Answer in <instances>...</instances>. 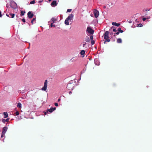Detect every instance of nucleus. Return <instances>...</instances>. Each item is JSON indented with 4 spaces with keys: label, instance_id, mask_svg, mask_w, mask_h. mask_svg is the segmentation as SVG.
<instances>
[{
    "label": "nucleus",
    "instance_id": "f704fd0d",
    "mask_svg": "<svg viewBox=\"0 0 152 152\" xmlns=\"http://www.w3.org/2000/svg\"><path fill=\"white\" fill-rule=\"evenodd\" d=\"M72 10L71 9H68L67 10V11L66 12H70L71 11H72Z\"/></svg>",
    "mask_w": 152,
    "mask_h": 152
},
{
    "label": "nucleus",
    "instance_id": "f03ea898",
    "mask_svg": "<svg viewBox=\"0 0 152 152\" xmlns=\"http://www.w3.org/2000/svg\"><path fill=\"white\" fill-rule=\"evenodd\" d=\"M73 17L74 15L73 14H70L68 17L66 19L64 22L65 24L67 25H69V21H71L72 20Z\"/></svg>",
    "mask_w": 152,
    "mask_h": 152
},
{
    "label": "nucleus",
    "instance_id": "f3484780",
    "mask_svg": "<svg viewBox=\"0 0 152 152\" xmlns=\"http://www.w3.org/2000/svg\"><path fill=\"white\" fill-rule=\"evenodd\" d=\"M117 42L118 43H120L122 42V40L121 38H119L117 39Z\"/></svg>",
    "mask_w": 152,
    "mask_h": 152
},
{
    "label": "nucleus",
    "instance_id": "9b49d317",
    "mask_svg": "<svg viewBox=\"0 0 152 152\" xmlns=\"http://www.w3.org/2000/svg\"><path fill=\"white\" fill-rule=\"evenodd\" d=\"M8 129V127L7 126L4 127L2 129V132L3 133L5 134L6 132L7 131Z\"/></svg>",
    "mask_w": 152,
    "mask_h": 152
},
{
    "label": "nucleus",
    "instance_id": "c03bdc74",
    "mask_svg": "<svg viewBox=\"0 0 152 152\" xmlns=\"http://www.w3.org/2000/svg\"><path fill=\"white\" fill-rule=\"evenodd\" d=\"M150 16H147L146 17V19H150Z\"/></svg>",
    "mask_w": 152,
    "mask_h": 152
},
{
    "label": "nucleus",
    "instance_id": "79ce46f5",
    "mask_svg": "<svg viewBox=\"0 0 152 152\" xmlns=\"http://www.w3.org/2000/svg\"><path fill=\"white\" fill-rule=\"evenodd\" d=\"M135 22L136 23H139V21L138 19H136L135 20Z\"/></svg>",
    "mask_w": 152,
    "mask_h": 152
},
{
    "label": "nucleus",
    "instance_id": "ea45409f",
    "mask_svg": "<svg viewBox=\"0 0 152 152\" xmlns=\"http://www.w3.org/2000/svg\"><path fill=\"white\" fill-rule=\"evenodd\" d=\"M54 105L55 106L57 107L58 106V103H54Z\"/></svg>",
    "mask_w": 152,
    "mask_h": 152
},
{
    "label": "nucleus",
    "instance_id": "4c0bfd02",
    "mask_svg": "<svg viewBox=\"0 0 152 152\" xmlns=\"http://www.w3.org/2000/svg\"><path fill=\"white\" fill-rule=\"evenodd\" d=\"M106 40V42H109L110 41V39H105Z\"/></svg>",
    "mask_w": 152,
    "mask_h": 152
},
{
    "label": "nucleus",
    "instance_id": "a18cd8bd",
    "mask_svg": "<svg viewBox=\"0 0 152 152\" xmlns=\"http://www.w3.org/2000/svg\"><path fill=\"white\" fill-rule=\"evenodd\" d=\"M1 12L0 11V18L2 17Z\"/></svg>",
    "mask_w": 152,
    "mask_h": 152
},
{
    "label": "nucleus",
    "instance_id": "423d86ee",
    "mask_svg": "<svg viewBox=\"0 0 152 152\" xmlns=\"http://www.w3.org/2000/svg\"><path fill=\"white\" fill-rule=\"evenodd\" d=\"M48 84V81L45 80L44 82V86L42 88L41 90L42 91H45L47 88Z\"/></svg>",
    "mask_w": 152,
    "mask_h": 152
},
{
    "label": "nucleus",
    "instance_id": "1a4fd4ad",
    "mask_svg": "<svg viewBox=\"0 0 152 152\" xmlns=\"http://www.w3.org/2000/svg\"><path fill=\"white\" fill-rule=\"evenodd\" d=\"M94 14L96 18H97L99 15V12L96 10L95 11H94Z\"/></svg>",
    "mask_w": 152,
    "mask_h": 152
},
{
    "label": "nucleus",
    "instance_id": "603ef678",
    "mask_svg": "<svg viewBox=\"0 0 152 152\" xmlns=\"http://www.w3.org/2000/svg\"><path fill=\"white\" fill-rule=\"evenodd\" d=\"M106 40H105V41H104V44L106 43Z\"/></svg>",
    "mask_w": 152,
    "mask_h": 152
},
{
    "label": "nucleus",
    "instance_id": "bf43d9fd",
    "mask_svg": "<svg viewBox=\"0 0 152 152\" xmlns=\"http://www.w3.org/2000/svg\"><path fill=\"white\" fill-rule=\"evenodd\" d=\"M81 79V78H80V79H79V80H80Z\"/></svg>",
    "mask_w": 152,
    "mask_h": 152
},
{
    "label": "nucleus",
    "instance_id": "37998d69",
    "mask_svg": "<svg viewBox=\"0 0 152 152\" xmlns=\"http://www.w3.org/2000/svg\"><path fill=\"white\" fill-rule=\"evenodd\" d=\"M146 20V18H144L142 19V20L143 21H145Z\"/></svg>",
    "mask_w": 152,
    "mask_h": 152
},
{
    "label": "nucleus",
    "instance_id": "4d7b16f0",
    "mask_svg": "<svg viewBox=\"0 0 152 152\" xmlns=\"http://www.w3.org/2000/svg\"><path fill=\"white\" fill-rule=\"evenodd\" d=\"M106 7V6H104V8H105Z\"/></svg>",
    "mask_w": 152,
    "mask_h": 152
},
{
    "label": "nucleus",
    "instance_id": "864d4df0",
    "mask_svg": "<svg viewBox=\"0 0 152 152\" xmlns=\"http://www.w3.org/2000/svg\"><path fill=\"white\" fill-rule=\"evenodd\" d=\"M4 139H2V141H3V142H4Z\"/></svg>",
    "mask_w": 152,
    "mask_h": 152
},
{
    "label": "nucleus",
    "instance_id": "aec40b11",
    "mask_svg": "<svg viewBox=\"0 0 152 152\" xmlns=\"http://www.w3.org/2000/svg\"><path fill=\"white\" fill-rule=\"evenodd\" d=\"M85 41L87 42H89L90 41L89 37H87L85 39Z\"/></svg>",
    "mask_w": 152,
    "mask_h": 152
},
{
    "label": "nucleus",
    "instance_id": "4468645a",
    "mask_svg": "<svg viewBox=\"0 0 152 152\" xmlns=\"http://www.w3.org/2000/svg\"><path fill=\"white\" fill-rule=\"evenodd\" d=\"M10 120V118H7L6 119H3L2 120V121L4 123H5L6 122H8Z\"/></svg>",
    "mask_w": 152,
    "mask_h": 152
},
{
    "label": "nucleus",
    "instance_id": "09e8293b",
    "mask_svg": "<svg viewBox=\"0 0 152 152\" xmlns=\"http://www.w3.org/2000/svg\"><path fill=\"white\" fill-rule=\"evenodd\" d=\"M69 94H71L72 93V92L71 91H70L69 92Z\"/></svg>",
    "mask_w": 152,
    "mask_h": 152
},
{
    "label": "nucleus",
    "instance_id": "cd10ccee",
    "mask_svg": "<svg viewBox=\"0 0 152 152\" xmlns=\"http://www.w3.org/2000/svg\"><path fill=\"white\" fill-rule=\"evenodd\" d=\"M36 20V18H34L31 21V23L32 24H33V22L34 21H35Z\"/></svg>",
    "mask_w": 152,
    "mask_h": 152
},
{
    "label": "nucleus",
    "instance_id": "0eeeda50",
    "mask_svg": "<svg viewBox=\"0 0 152 152\" xmlns=\"http://www.w3.org/2000/svg\"><path fill=\"white\" fill-rule=\"evenodd\" d=\"M32 12L29 11L27 13V16L29 19L32 18L34 16V15Z\"/></svg>",
    "mask_w": 152,
    "mask_h": 152
},
{
    "label": "nucleus",
    "instance_id": "a211bd4d",
    "mask_svg": "<svg viewBox=\"0 0 152 152\" xmlns=\"http://www.w3.org/2000/svg\"><path fill=\"white\" fill-rule=\"evenodd\" d=\"M15 14L14 13H10L9 18H13L15 16Z\"/></svg>",
    "mask_w": 152,
    "mask_h": 152
},
{
    "label": "nucleus",
    "instance_id": "b1692460",
    "mask_svg": "<svg viewBox=\"0 0 152 152\" xmlns=\"http://www.w3.org/2000/svg\"><path fill=\"white\" fill-rule=\"evenodd\" d=\"M56 19L54 18H51V21L53 22V23H54L55 22V21H56Z\"/></svg>",
    "mask_w": 152,
    "mask_h": 152
},
{
    "label": "nucleus",
    "instance_id": "7ed1b4c3",
    "mask_svg": "<svg viewBox=\"0 0 152 152\" xmlns=\"http://www.w3.org/2000/svg\"><path fill=\"white\" fill-rule=\"evenodd\" d=\"M10 6L11 7L14 9L17 8V5L16 3L14 1H11L10 4Z\"/></svg>",
    "mask_w": 152,
    "mask_h": 152
},
{
    "label": "nucleus",
    "instance_id": "f257e3e1",
    "mask_svg": "<svg viewBox=\"0 0 152 152\" xmlns=\"http://www.w3.org/2000/svg\"><path fill=\"white\" fill-rule=\"evenodd\" d=\"M73 81L71 80L69 81L67 85L66 88L69 90H72L74 89L75 81Z\"/></svg>",
    "mask_w": 152,
    "mask_h": 152
},
{
    "label": "nucleus",
    "instance_id": "c85d7f7f",
    "mask_svg": "<svg viewBox=\"0 0 152 152\" xmlns=\"http://www.w3.org/2000/svg\"><path fill=\"white\" fill-rule=\"evenodd\" d=\"M35 3V1L34 0H33L30 2L31 4H34Z\"/></svg>",
    "mask_w": 152,
    "mask_h": 152
},
{
    "label": "nucleus",
    "instance_id": "f8f14e48",
    "mask_svg": "<svg viewBox=\"0 0 152 152\" xmlns=\"http://www.w3.org/2000/svg\"><path fill=\"white\" fill-rule=\"evenodd\" d=\"M94 63L96 65L98 66L100 64V62L98 59H95L94 60Z\"/></svg>",
    "mask_w": 152,
    "mask_h": 152
},
{
    "label": "nucleus",
    "instance_id": "de8ad7c7",
    "mask_svg": "<svg viewBox=\"0 0 152 152\" xmlns=\"http://www.w3.org/2000/svg\"><path fill=\"white\" fill-rule=\"evenodd\" d=\"M60 100H61V99L59 98L58 100V102H59L60 101Z\"/></svg>",
    "mask_w": 152,
    "mask_h": 152
},
{
    "label": "nucleus",
    "instance_id": "393cba45",
    "mask_svg": "<svg viewBox=\"0 0 152 152\" xmlns=\"http://www.w3.org/2000/svg\"><path fill=\"white\" fill-rule=\"evenodd\" d=\"M83 46L86 48H87V46L86 45V43L85 42H83Z\"/></svg>",
    "mask_w": 152,
    "mask_h": 152
},
{
    "label": "nucleus",
    "instance_id": "2f4dec72",
    "mask_svg": "<svg viewBox=\"0 0 152 152\" xmlns=\"http://www.w3.org/2000/svg\"><path fill=\"white\" fill-rule=\"evenodd\" d=\"M110 29L109 31H110V35H112L113 33V31H111L110 32Z\"/></svg>",
    "mask_w": 152,
    "mask_h": 152
},
{
    "label": "nucleus",
    "instance_id": "9d476101",
    "mask_svg": "<svg viewBox=\"0 0 152 152\" xmlns=\"http://www.w3.org/2000/svg\"><path fill=\"white\" fill-rule=\"evenodd\" d=\"M57 5V1L56 0L53 1L51 4V5L52 7H54Z\"/></svg>",
    "mask_w": 152,
    "mask_h": 152
},
{
    "label": "nucleus",
    "instance_id": "473e14b6",
    "mask_svg": "<svg viewBox=\"0 0 152 152\" xmlns=\"http://www.w3.org/2000/svg\"><path fill=\"white\" fill-rule=\"evenodd\" d=\"M15 114L16 115H19V113L18 111H16L15 113Z\"/></svg>",
    "mask_w": 152,
    "mask_h": 152
},
{
    "label": "nucleus",
    "instance_id": "8fccbe9b",
    "mask_svg": "<svg viewBox=\"0 0 152 152\" xmlns=\"http://www.w3.org/2000/svg\"><path fill=\"white\" fill-rule=\"evenodd\" d=\"M42 1H39L38 2H39V3H40L42 2Z\"/></svg>",
    "mask_w": 152,
    "mask_h": 152
},
{
    "label": "nucleus",
    "instance_id": "6e6d98bb",
    "mask_svg": "<svg viewBox=\"0 0 152 152\" xmlns=\"http://www.w3.org/2000/svg\"><path fill=\"white\" fill-rule=\"evenodd\" d=\"M52 0H49V1H51Z\"/></svg>",
    "mask_w": 152,
    "mask_h": 152
},
{
    "label": "nucleus",
    "instance_id": "7c9ffc66",
    "mask_svg": "<svg viewBox=\"0 0 152 152\" xmlns=\"http://www.w3.org/2000/svg\"><path fill=\"white\" fill-rule=\"evenodd\" d=\"M5 134L2 132L1 136V137H5Z\"/></svg>",
    "mask_w": 152,
    "mask_h": 152
},
{
    "label": "nucleus",
    "instance_id": "bb28decb",
    "mask_svg": "<svg viewBox=\"0 0 152 152\" xmlns=\"http://www.w3.org/2000/svg\"><path fill=\"white\" fill-rule=\"evenodd\" d=\"M86 70V68H84L83 70L81 72V74L85 72Z\"/></svg>",
    "mask_w": 152,
    "mask_h": 152
},
{
    "label": "nucleus",
    "instance_id": "412c9836",
    "mask_svg": "<svg viewBox=\"0 0 152 152\" xmlns=\"http://www.w3.org/2000/svg\"><path fill=\"white\" fill-rule=\"evenodd\" d=\"M22 104L20 102H18L17 104V107L19 108L21 107Z\"/></svg>",
    "mask_w": 152,
    "mask_h": 152
},
{
    "label": "nucleus",
    "instance_id": "20e7f679",
    "mask_svg": "<svg viewBox=\"0 0 152 152\" xmlns=\"http://www.w3.org/2000/svg\"><path fill=\"white\" fill-rule=\"evenodd\" d=\"M86 32L91 34H93L94 33V31L91 28V27L89 26L87 28Z\"/></svg>",
    "mask_w": 152,
    "mask_h": 152
},
{
    "label": "nucleus",
    "instance_id": "6e6552de",
    "mask_svg": "<svg viewBox=\"0 0 152 152\" xmlns=\"http://www.w3.org/2000/svg\"><path fill=\"white\" fill-rule=\"evenodd\" d=\"M109 32L108 31H105L104 34V39H107L109 38Z\"/></svg>",
    "mask_w": 152,
    "mask_h": 152
},
{
    "label": "nucleus",
    "instance_id": "49530a36",
    "mask_svg": "<svg viewBox=\"0 0 152 152\" xmlns=\"http://www.w3.org/2000/svg\"><path fill=\"white\" fill-rule=\"evenodd\" d=\"M128 22L129 23H132V21L131 20H129V21H128Z\"/></svg>",
    "mask_w": 152,
    "mask_h": 152
},
{
    "label": "nucleus",
    "instance_id": "6ab92c4d",
    "mask_svg": "<svg viewBox=\"0 0 152 152\" xmlns=\"http://www.w3.org/2000/svg\"><path fill=\"white\" fill-rule=\"evenodd\" d=\"M112 28H113V31L115 32L117 31V30L116 29V28L115 27H114V26H113L111 27V28L110 29V30H111Z\"/></svg>",
    "mask_w": 152,
    "mask_h": 152
},
{
    "label": "nucleus",
    "instance_id": "13d9d810",
    "mask_svg": "<svg viewBox=\"0 0 152 152\" xmlns=\"http://www.w3.org/2000/svg\"><path fill=\"white\" fill-rule=\"evenodd\" d=\"M28 24L29 25H30L29 24V23H28Z\"/></svg>",
    "mask_w": 152,
    "mask_h": 152
},
{
    "label": "nucleus",
    "instance_id": "39448f33",
    "mask_svg": "<svg viewBox=\"0 0 152 152\" xmlns=\"http://www.w3.org/2000/svg\"><path fill=\"white\" fill-rule=\"evenodd\" d=\"M56 109V107H51L50 109L47 110L44 113L45 114H46L47 113H48V112L50 113H52L53 111L55 110Z\"/></svg>",
    "mask_w": 152,
    "mask_h": 152
},
{
    "label": "nucleus",
    "instance_id": "ddd939ff",
    "mask_svg": "<svg viewBox=\"0 0 152 152\" xmlns=\"http://www.w3.org/2000/svg\"><path fill=\"white\" fill-rule=\"evenodd\" d=\"M112 25L118 27L120 26V24L119 23H117L116 22H113L112 23Z\"/></svg>",
    "mask_w": 152,
    "mask_h": 152
},
{
    "label": "nucleus",
    "instance_id": "3c124183",
    "mask_svg": "<svg viewBox=\"0 0 152 152\" xmlns=\"http://www.w3.org/2000/svg\"><path fill=\"white\" fill-rule=\"evenodd\" d=\"M150 9H147L146 10V11H150Z\"/></svg>",
    "mask_w": 152,
    "mask_h": 152
},
{
    "label": "nucleus",
    "instance_id": "58836bf2",
    "mask_svg": "<svg viewBox=\"0 0 152 152\" xmlns=\"http://www.w3.org/2000/svg\"><path fill=\"white\" fill-rule=\"evenodd\" d=\"M119 33H120L119 32H118H118H116V33H115V34H114V36H115V34H116V35H118V34H119Z\"/></svg>",
    "mask_w": 152,
    "mask_h": 152
},
{
    "label": "nucleus",
    "instance_id": "a19ab883",
    "mask_svg": "<svg viewBox=\"0 0 152 152\" xmlns=\"http://www.w3.org/2000/svg\"><path fill=\"white\" fill-rule=\"evenodd\" d=\"M10 13H7V14H6V15L7 16L9 17V16H10Z\"/></svg>",
    "mask_w": 152,
    "mask_h": 152
},
{
    "label": "nucleus",
    "instance_id": "5fc2aeb1",
    "mask_svg": "<svg viewBox=\"0 0 152 152\" xmlns=\"http://www.w3.org/2000/svg\"><path fill=\"white\" fill-rule=\"evenodd\" d=\"M6 7L7 8L8 7V6H7V5H6Z\"/></svg>",
    "mask_w": 152,
    "mask_h": 152
},
{
    "label": "nucleus",
    "instance_id": "2eb2a0df",
    "mask_svg": "<svg viewBox=\"0 0 152 152\" xmlns=\"http://www.w3.org/2000/svg\"><path fill=\"white\" fill-rule=\"evenodd\" d=\"M3 114L4 115V118H6L8 117V114L7 112H4L3 113Z\"/></svg>",
    "mask_w": 152,
    "mask_h": 152
},
{
    "label": "nucleus",
    "instance_id": "72a5a7b5",
    "mask_svg": "<svg viewBox=\"0 0 152 152\" xmlns=\"http://www.w3.org/2000/svg\"><path fill=\"white\" fill-rule=\"evenodd\" d=\"M90 39H91V40H93V36L92 35L91 36L89 37Z\"/></svg>",
    "mask_w": 152,
    "mask_h": 152
},
{
    "label": "nucleus",
    "instance_id": "4be33fe9",
    "mask_svg": "<svg viewBox=\"0 0 152 152\" xmlns=\"http://www.w3.org/2000/svg\"><path fill=\"white\" fill-rule=\"evenodd\" d=\"M26 12L25 11H21V12H20V16H22L24 15L25 14V13Z\"/></svg>",
    "mask_w": 152,
    "mask_h": 152
},
{
    "label": "nucleus",
    "instance_id": "dca6fc26",
    "mask_svg": "<svg viewBox=\"0 0 152 152\" xmlns=\"http://www.w3.org/2000/svg\"><path fill=\"white\" fill-rule=\"evenodd\" d=\"M80 53L81 55H83V56H82L83 57H84V55L85 53V50H82L81 51V52H80Z\"/></svg>",
    "mask_w": 152,
    "mask_h": 152
},
{
    "label": "nucleus",
    "instance_id": "a878e982",
    "mask_svg": "<svg viewBox=\"0 0 152 152\" xmlns=\"http://www.w3.org/2000/svg\"><path fill=\"white\" fill-rule=\"evenodd\" d=\"M143 26V25L141 23H139L137 24V27H142Z\"/></svg>",
    "mask_w": 152,
    "mask_h": 152
},
{
    "label": "nucleus",
    "instance_id": "e433bc0d",
    "mask_svg": "<svg viewBox=\"0 0 152 152\" xmlns=\"http://www.w3.org/2000/svg\"><path fill=\"white\" fill-rule=\"evenodd\" d=\"M50 26L51 27H52L53 26L55 27V25L53 24V23H51Z\"/></svg>",
    "mask_w": 152,
    "mask_h": 152
},
{
    "label": "nucleus",
    "instance_id": "5701e85b",
    "mask_svg": "<svg viewBox=\"0 0 152 152\" xmlns=\"http://www.w3.org/2000/svg\"><path fill=\"white\" fill-rule=\"evenodd\" d=\"M118 32H119L120 33V32L122 33L123 32V31L122 30H121V28H118Z\"/></svg>",
    "mask_w": 152,
    "mask_h": 152
},
{
    "label": "nucleus",
    "instance_id": "c756f323",
    "mask_svg": "<svg viewBox=\"0 0 152 152\" xmlns=\"http://www.w3.org/2000/svg\"><path fill=\"white\" fill-rule=\"evenodd\" d=\"M91 44L92 45H93L94 44L95 42L93 40H91Z\"/></svg>",
    "mask_w": 152,
    "mask_h": 152
},
{
    "label": "nucleus",
    "instance_id": "c9c22d12",
    "mask_svg": "<svg viewBox=\"0 0 152 152\" xmlns=\"http://www.w3.org/2000/svg\"><path fill=\"white\" fill-rule=\"evenodd\" d=\"M21 20L22 22L24 23H25L26 22V20L24 18H23Z\"/></svg>",
    "mask_w": 152,
    "mask_h": 152
}]
</instances>
